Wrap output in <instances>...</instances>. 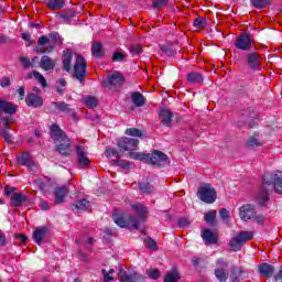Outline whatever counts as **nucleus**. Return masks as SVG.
<instances>
[{
  "mask_svg": "<svg viewBox=\"0 0 282 282\" xmlns=\"http://www.w3.org/2000/svg\"><path fill=\"white\" fill-rule=\"evenodd\" d=\"M54 107L57 108L58 111H62L63 113H67L68 116H73V118H76V112L74 109L69 107V105L65 104V101L61 102H53Z\"/></svg>",
  "mask_w": 282,
  "mask_h": 282,
  "instance_id": "c85d7f7f",
  "label": "nucleus"
},
{
  "mask_svg": "<svg viewBox=\"0 0 282 282\" xmlns=\"http://www.w3.org/2000/svg\"><path fill=\"white\" fill-rule=\"evenodd\" d=\"M112 219L120 228H128V230H138L140 228V220L133 215L126 217L124 214H120L116 210L112 214Z\"/></svg>",
  "mask_w": 282,
  "mask_h": 282,
  "instance_id": "20e7f679",
  "label": "nucleus"
},
{
  "mask_svg": "<svg viewBox=\"0 0 282 282\" xmlns=\"http://www.w3.org/2000/svg\"><path fill=\"white\" fill-rule=\"evenodd\" d=\"M25 102L28 107H42L43 106V98L39 97L36 94H29L25 98Z\"/></svg>",
  "mask_w": 282,
  "mask_h": 282,
  "instance_id": "a878e982",
  "label": "nucleus"
},
{
  "mask_svg": "<svg viewBox=\"0 0 282 282\" xmlns=\"http://www.w3.org/2000/svg\"><path fill=\"white\" fill-rule=\"evenodd\" d=\"M273 184V191L278 195H282V175L267 173L263 176V186H270Z\"/></svg>",
  "mask_w": 282,
  "mask_h": 282,
  "instance_id": "1a4fd4ad",
  "label": "nucleus"
},
{
  "mask_svg": "<svg viewBox=\"0 0 282 282\" xmlns=\"http://www.w3.org/2000/svg\"><path fill=\"white\" fill-rule=\"evenodd\" d=\"M74 58V53L70 50H65L62 55L63 67L65 72H72V59Z\"/></svg>",
  "mask_w": 282,
  "mask_h": 282,
  "instance_id": "5701e85b",
  "label": "nucleus"
},
{
  "mask_svg": "<svg viewBox=\"0 0 282 282\" xmlns=\"http://www.w3.org/2000/svg\"><path fill=\"white\" fill-rule=\"evenodd\" d=\"M51 137L56 144V151L65 158L72 155V139L57 124L51 127Z\"/></svg>",
  "mask_w": 282,
  "mask_h": 282,
  "instance_id": "f257e3e1",
  "label": "nucleus"
},
{
  "mask_svg": "<svg viewBox=\"0 0 282 282\" xmlns=\"http://www.w3.org/2000/svg\"><path fill=\"white\" fill-rule=\"evenodd\" d=\"M180 279H182V276L180 275V271L173 269L165 274L163 282H178Z\"/></svg>",
  "mask_w": 282,
  "mask_h": 282,
  "instance_id": "72a5a7b5",
  "label": "nucleus"
},
{
  "mask_svg": "<svg viewBox=\"0 0 282 282\" xmlns=\"http://www.w3.org/2000/svg\"><path fill=\"white\" fill-rule=\"evenodd\" d=\"M256 202L259 206H268V202H270V193L268 192V188H265V185H263V181L262 187L256 194Z\"/></svg>",
  "mask_w": 282,
  "mask_h": 282,
  "instance_id": "a211bd4d",
  "label": "nucleus"
},
{
  "mask_svg": "<svg viewBox=\"0 0 282 282\" xmlns=\"http://www.w3.org/2000/svg\"><path fill=\"white\" fill-rule=\"evenodd\" d=\"M159 118L164 127H171L173 122V112L167 108H162L160 110Z\"/></svg>",
  "mask_w": 282,
  "mask_h": 282,
  "instance_id": "4be33fe9",
  "label": "nucleus"
},
{
  "mask_svg": "<svg viewBox=\"0 0 282 282\" xmlns=\"http://www.w3.org/2000/svg\"><path fill=\"white\" fill-rule=\"evenodd\" d=\"M91 54L95 56V58H102V56H105V47H102V43L93 42Z\"/></svg>",
  "mask_w": 282,
  "mask_h": 282,
  "instance_id": "c756f323",
  "label": "nucleus"
},
{
  "mask_svg": "<svg viewBox=\"0 0 282 282\" xmlns=\"http://www.w3.org/2000/svg\"><path fill=\"white\" fill-rule=\"evenodd\" d=\"M252 219H254V221H257V224H259L260 226H263V224L265 221V217H263L262 215H257V214Z\"/></svg>",
  "mask_w": 282,
  "mask_h": 282,
  "instance_id": "e2e57ef3",
  "label": "nucleus"
},
{
  "mask_svg": "<svg viewBox=\"0 0 282 282\" xmlns=\"http://www.w3.org/2000/svg\"><path fill=\"white\" fill-rule=\"evenodd\" d=\"M25 202H28V196H25V194L13 193L11 196V206L14 208H21Z\"/></svg>",
  "mask_w": 282,
  "mask_h": 282,
  "instance_id": "393cba45",
  "label": "nucleus"
},
{
  "mask_svg": "<svg viewBox=\"0 0 282 282\" xmlns=\"http://www.w3.org/2000/svg\"><path fill=\"white\" fill-rule=\"evenodd\" d=\"M145 246L150 250H158V242H155V240H153L151 238L145 240Z\"/></svg>",
  "mask_w": 282,
  "mask_h": 282,
  "instance_id": "5fc2aeb1",
  "label": "nucleus"
},
{
  "mask_svg": "<svg viewBox=\"0 0 282 282\" xmlns=\"http://www.w3.org/2000/svg\"><path fill=\"white\" fill-rule=\"evenodd\" d=\"M140 144V140L138 139H131V138H121L117 141V147H119L120 151H129V158H131L132 151H135L138 149V145ZM140 153V152H134Z\"/></svg>",
  "mask_w": 282,
  "mask_h": 282,
  "instance_id": "9d476101",
  "label": "nucleus"
},
{
  "mask_svg": "<svg viewBox=\"0 0 282 282\" xmlns=\"http://www.w3.org/2000/svg\"><path fill=\"white\" fill-rule=\"evenodd\" d=\"M0 86L3 88L10 87V77H2L0 79Z\"/></svg>",
  "mask_w": 282,
  "mask_h": 282,
  "instance_id": "052dcab7",
  "label": "nucleus"
},
{
  "mask_svg": "<svg viewBox=\"0 0 282 282\" xmlns=\"http://www.w3.org/2000/svg\"><path fill=\"white\" fill-rule=\"evenodd\" d=\"M258 271L261 274V276H265L267 279H270L274 274V265L264 262L259 264Z\"/></svg>",
  "mask_w": 282,
  "mask_h": 282,
  "instance_id": "b1692460",
  "label": "nucleus"
},
{
  "mask_svg": "<svg viewBox=\"0 0 282 282\" xmlns=\"http://www.w3.org/2000/svg\"><path fill=\"white\" fill-rule=\"evenodd\" d=\"M117 164L121 167V169H129L131 166V163H129L128 161H117Z\"/></svg>",
  "mask_w": 282,
  "mask_h": 282,
  "instance_id": "69168bd1",
  "label": "nucleus"
},
{
  "mask_svg": "<svg viewBox=\"0 0 282 282\" xmlns=\"http://www.w3.org/2000/svg\"><path fill=\"white\" fill-rule=\"evenodd\" d=\"M216 269H215V276L220 282H227L228 281V273L226 272V268H228V262L224 260V258H220L216 261Z\"/></svg>",
  "mask_w": 282,
  "mask_h": 282,
  "instance_id": "ddd939ff",
  "label": "nucleus"
},
{
  "mask_svg": "<svg viewBox=\"0 0 282 282\" xmlns=\"http://www.w3.org/2000/svg\"><path fill=\"white\" fill-rule=\"evenodd\" d=\"M85 102L88 109H96V107H98V99H96L95 97H86Z\"/></svg>",
  "mask_w": 282,
  "mask_h": 282,
  "instance_id": "a19ab883",
  "label": "nucleus"
},
{
  "mask_svg": "<svg viewBox=\"0 0 282 282\" xmlns=\"http://www.w3.org/2000/svg\"><path fill=\"white\" fill-rule=\"evenodd\" d=\"M47 235V228L46 227H39L34 229L33 231V239L35 242H37L39 246L43 243V239H45Z\"/></svg>",
  "mask_w": 282,
  "mask_h": 282,
  "instance_id": "cd10ccee",
  "label": "nucleus"
},
{
  "mask_svg": "<svg viewBox=\"0 0 282 282\" xmlns=\"http://www.w3.org/2000/svg\"><path fill=\"white\" fill-rule=\"evenodd\" d=\"M17 160L18 164H20L21 166H26L28 169H30V171L39 169L36 162L32 160V155L30 154V152H22L20 155H18Z\"/></svg>",
  "mask_w": 282,
  "mask_h": 282,
  "instance_id": "2eb2a0df",
  "label": "nucleus"
},
{
  "mask_svg": "<svg viewBox=\"0 0 282 282\" xmlns=\"http://www.w3.org/2000/svg\"><path fill=\"white\" fill-rule=\"evenodd\" d=\"M14 193H17V187H12L10 185H7L4 187V195H6V197H10L11 195H14Z\"/></svg>",
  "mask_w": 282,
  "mask_h": 282,
  "instance_id": "6e6d98bb",
  "label": "nucleus"
},
{
  "mask_svg": "<svg viewBox=\"0 0 282 282\" xmlns=\"http://www.w3.org/2000/svg\"><path fill=\"white\" fill-rule=\"evenodd\" d=\"M131 160H141V162H145V164H160L162 162H170L169 156L164 154V152L154 150L152 153H130Z\"/></svg>",
  "mask_w": 282,
  "mask_h": 282,
  "instance_id": "7ed1b4c3",
  "label": "nucleus"
},
{
  "mask_svg": "<svg viewBox=\"0 0 282 282\" xmlns=\"http://www.w3.org/2000/svg\"><path fill=\"white\" fill-rule=\"evenodd\" d=\"M139 189L141 191V193H145L147 195L153 193V191H155V187H153V185H151V183L149 182H143L139 184Z\"/></svg>",
  "mask_w": 282,
  "mask_h": 282,
  "instance_id": "58836bf2",
  "label": "nucleus"
},
{
  "mask_svg": "<svg viewBox=\"0 0 282 282\" xmlns=\"http://www.w3.org/2000/svg\"><path fill=\"white\" fill-rule=\"evenodd\" d=\"M106 158H122V154L113 148H108L105 152Z\"/></svg>",
  "mask_w": 282,
  "mask_h": 282,
  "instance_id": "c03bdc74",
  "label": "nucleus"
},
{
  "mask_svg": "<svg viewBox=\"0 0 282 282\" xmlns=\"http://www.w3.org/2000/svg\"><path fill=\"white\" fill-rule=\"evenodd\" d=\"M2 133V138L4 139L7 144H11L12 142V135L10 134V132H8V130H1Z\"/></svg>",
  "mask_w": 282,
  "mask_h": 282,
  "instance_id": "4d7b16f0",
  "label": "nucleus"
},
{
  "mask_svg": "<svg viewBox=\"0 0 282 282\" xmlns=\"http://www.w3.org/2000/svg\"><path fill=\"white\" fill-rule=\"evenodd\" d=\"M193 25H194V28H197L198 30H202V28H206V20H204V18H202V17H197L194 20Z\"/></svg>",
  "mask_w": 282,
  "mask_h": 282,
  "instance_id": "de8ad7c7",
  "label": "nucleus"
},
{
  "mask_svg": "<svg viewBox=\"0 0 282 282\" xmlns=\"http://www.w3.org/2000/svg\"><path fill=\"white\" fill-rule=\"evenodd\" d=\"M39 67H41V69L44 72H54V67H56V59L44 55L40 59Z\"/></svg>",
  "mask_w": 282,
  "mask_h": 282,
  "instance_id": "6ab92c4d",
  "label": "nucleus"
},
{
  "mask_svg": "<svg viewBox=\"0 0 282 282\" xmlns=\"http://www.w3.org/2000/svg\"><path fill=\"white\" fill-rule=\"evenodd\" d=\"M118 276H119V281H121V282H132L133 281V278L131 275L127 274L124 269L119 270Z\"/></svg>",
  "mask_w": 282,
  "mask_h": 282,
  "instance_id": "ea45409f",
  "label": "nucleus"
},
{
  "mask_svg": "<svg viewBox=\"0 0 282 282\" xmlns=\"http://www.w3.org/2000/svg\"><path fill=\"white\" fill-rule=\"evenodd\" d=\"M102 274H104V282L113 281V276L109 275V273H107L106 270H102Z\"/></svg>",
  "mask_w": 282,
  "mask_h": 282,
  "instance_id": "338daca9",
  "label": "nucleus"
},
{
  "mask_svg": "<svg viewBox=\"0 0 282 282\" xmlns=\"http://www.w3.org/2000/svg\"><path fill=\"white\" fill-rule=\"evenodd\" d=\"M67 195H69V189L66 186L56 187L53 192L54 204H64L65 197H67Z\"/></svg>",
  "mask_w": 282,
  "mask_h": 282,
  "instance_id": "f3484780",
  "label": "nucleus"
},
{
  "mask_svg": "<svg viewBox=\"0 0 282 282\" xmlns=\"http://www.w3.org/2000/svg\"><path fill=\"white\" fill-rule=\"evenodd\" d=\"M126 135H131L132 138H142V131L138 128H129L126 130Z\"/></svg>",
  "mask_w": 282,
  "mask_h": 282,
  "instance_id": "79ce46f5",
  "label": "nucleus"
},
{
  "mask_svg": "<svg viewBox=\"0 0 282 282\" xmlns=\"http://www.w3.org/2000/svg\"><path fill=\"white\" fill-rule=\"evenodd\" d=\"M166 6H169V0H154L152 2V7L153 8H166Z\"/></svg>",
  "mask_w": 282,
  "mask_h": 282,
  "instance_id": "3c124183",
  "label": "nucleus"
},
{
  "mask_svg": "<svg viewBox=\"0 0 282 282\" xmlns=\"http://www.w3.org/2000/svg\"><path fill=\"white\" fill-rule=\"evenodd\" d=\"M253 43L254 41H252V36L250 34L241 33L236 39L235 47H237V50H241L242 52H250Z\"/></svg>",
  "mask_w": 282,
  "mask_h": 282,
  "instance_id": "9b49d317",
  "label": "nucleus"
},
{
  "mask_svg": "<svg viewBox=\"0 0 282 282\" xmlns=\"http://www.w3.org/2000/svg\"><path fill=\"white\" fill-rule=\"evenodd\" d=\"M40 207L42 210H50V204L47 203V200H40Z\"/></svg>",
  "mask_w": 282,
  "mask_h": 282,
  "instance_id": "0e129e2a",
  "label": "nucleus"
},
{
  "mask_svg": "<svg viewBox=\"0 0 282 282\" xmlns=\"http://www.w3.org/2000/svg\"><path fill=\"white\" fill-rule=\"evenodd\" d=\"M204 219L209 226H215V219H217V210L213 209L205 214Z\"/></svg>",
  "mask_w": 282,
  "mask_h": 282,
  "instance_id": "4c0bfd02",
  "label": "nucleus"
},
{
  "mask_svg": "<svg viewBox=\"0 0 282 282\" xmlns=\"http://www.w3.org/2000/svg\"><path fill=\"white\" fill-rule=\"evenodd\" d=\"M241 274H245L243 267H231V282H238Z\"/></svg>",
  "mask_w": 282,
  "mask_h": 282,
  "instance_id": "c9c22d12",
  "label": "nucleus"
},
{
  "mask_svg": "<svg viewBox=\"0 0 282 282\" xmlns=\"http://www.w3.org/2000/svg\"><path fill=\"white\" fill-rule=\"evenodd\" d=\"M203 241L205 245H215L219 241V235L217 232H213L210 229L204 228L203 229Z\"/></svg>",
  "mask_w": 282,
  "mask_h": 282,
  "instance_id": "412c9836",
  "label": "nucleus"
},
{
  "mask_svg": "<svg viewBox=\"0 0 282 282\" xmlns=\"http://www.w3.org/2000/svg\"><path fill=\"white\" fill-rule=\"evenodd\" d=\"M197 197L205 204H215V200L217 199V191H215V187H213L212 184H204L199 186Z\"/></svg>",
  "mask_w": 282,
  "mask_h": 282,
  "instance_id": "423d86ee",
  "label": "nucleus"
},
{
  "mask_svg": "<svg viewBox=\"0 0 282 282\" xmlns=\"http://www.w3.org/2000/svg\"><path fill=\"white\" fill-rule=\"evenodd\" d=\"M131 54H142V45L135 44L130 47Z\"/></svg>",
  "mask_w": 282,
  "mask_h": 282,
  "instance_id": "13d9d810",
  "label": "nucleus"
},
{
  "mask_svg": "<svg viewBox=\"0 0 282 282\" xmlns=\"http://www.w3.org/2000/svg\"><path fill=\"white\" fill-rule=\"evenodd\" d=\"M219 217L224 220V221H228V219H230V212L226 208H221L219 210Z\"/></svg>",
  "mask_w": 282,
  "mask_h": 282,
  "instance_id": "864d4df0",
  "label": "nucleus"
},
{
  "mask_svg": "<svg viewBox=\"0 0 282 282\" xmlns=\"http://www.w3.org/2000/svg\"><path fill=\"white\" fill-rule=\"evenodd\" d=\"M59 19H63L65 22L72 21V19H74V12L72 11L62 12L59 14Z\"/></svg>",
  "mask_w": 282,
  "mask_h": 282,
  "instance_id": "603ef678",
  "label": "nucleus"
},
{
  "mask_svg": "<svg viewBox=\"0 0 282 282\" xmlns=\"http://www.w3.org/2000/svg\"><path fill=\"white\" fill-rule=\"evenodd\" d=\"M73 76L77 78L79 83L85 84V78H87V63L85 62V57L76 55Z\"/></svg>",
  "mask_w": 282,
  "mask_h": 282,
  "instance_id": "0eeeda50",
  "label": "nucleus"
},
{
  "mask_svg": "<svg viewBox=\"0 0 282 282\" xmlns=\"http://www.w3.org/2000/svg\"><path fill=\"white\" fill-rule=\"evenodd\" d=\"M123 83L124 77L122 76V74L115 72L102 80V87L108 90L118 89V87H122Z\"/></svg>",
  "mask_w": 282,
  "mask_h": 282,
  "instance_id": "6e6552de",
  "label": "nucleus"
},
{
  "mask_svg": "<svg viewBox=\"0 0 282 282\" xmlns=\"http://www.w3.org/2000/svg\"><path fill=\"white\" fill-rule=\"evenodd\" d=\"M257 216V208L252 204L242 205L239 208V217L242 221H250V219H254Z\"/></svg>",
  "mask_w": 282,
  "mask_h": 282,
  "instance_id": "4468645a",
  "label": "nucleus"
},
{
  "mask_svg": "<svg viewBox=\"0 0 282 282\" xmlns=\"http://www.w3.org/2000/svg\"><path fill=\"white\" fill-rule=\"evenodd\" d=\"M254 234L252 231H240L237 236L231 238L229 241V247L234 252H239L241 248H243L245 243H248V241H251L253 239Z\"/></svg>",
  "mask_w": 282,
  "mask_h": 282,
  "instance_id": "39448f33",
  "label": "nucleus"
},
{
  "mask_svg": "<svg viewBox=\"0 0 282 282\" xmlns=\"http://www.w3.org/2000/svg\"><path fill=\"white\" fill-rule=\"evenodd\" d=\"M246 61L250 69H259V67H261V63H263V57L261 56V53L251 51L246 53Z\"/></svg>",
  "mask_w": 282,
  "mask_h": 282,
  "instance_id": "f8f14e48",
  "label": "nucleus"
},
{
  "mask_svg": "<svg viewBox=\"0 0 282 282\" xmlns=\"http://www.w3.org/2000/svg\"><path fill=\"white\" fill-rule=\"evenodd\" d=\"M127 55H124L123 53L120 52H115L112 55V62L113 63H122V61H124Z\"/></svg>",
  "mask_w": 282,
  "mask_h": 282,
  "instance_id": "8fccbe9b",
  "label": "nucleus"
},
{
  "mask_svg": "<svg viewBox=\"0 0 282 282\" xmlns=\"http://www.w3.org/2000/svg\"><path fill=\"white\" fill-rule=\"evenodd\" d=\"M77 162L82 169H89L91 166V161H89V156H87V152L85 148L77 145L76 147Z\"/></svg>",
  "mask_w": 282,
  "mask_h": 282,
  "instance_id": "dca6fc26",
  "label": "nucleus"
},
{
  "mask_svg": "<svg viewBox=\"0 0 282 282\" xmlns=\"http://www.w3.org/2000/svg\"><path fill=\"white\" fill-rule=\"evenodd\" d=\"M56 45H63V37L58 32H52L48 37L42 35L37 40V54H52Z\"/></svg>",
  "mask_w": 282,
  "mask_h": 282,
  "instance_id": "f03ea898",
  "label": "nucleus"
},
{
  "mask_svg": "<svg viewBox=\"0 0 282 282\" xmlns=\"http://www.w3.org/2000/svg\"><path fill=\"white\" fill-rule=\"evenodd\" d=\"M15 239H18V243H25V241H28V236L23 234H17Z\"/></svg>",
  "mask_w": 282,
  "mask_h": 282,
  "instance_id": "680f3d73",
  "label": "nucleus"
},
{
  "mask_svg": "<svg viewBox=\"0 0 282 282\" xmlns=\"http://www.w3.org/2000/svg\"><path fill=\"white\" fill-rule=\"evenodd\" d=\"M178 226H180V228H186V227L191 226V220H188V218H180Z\"/></svg>",
  "mask_w": 282,
  "mask_h": 282,
  "instance_id": "bf43d9fd",
  "label": "nucleus"
},
{
  "mask_svg": "<svg viewBox=\"0 0 282 282\" xmlns=\"http://www.w3.org/2000/svg\"><path fill=\"white\" fill-rule=\"evenodd\" d=\"M147 274L150 279H153L154 281H158V279H160V276L162 275V273L158 269H153V268L148 269Z\"/></svg>",
  "mask_w": 282,
  "mask_h": 282,
  "instance_id": "37998d69",
  "label": "nucleus"
},
{
  "mask_svg": "<svg viewBox=\"0 0 282 282\" xmlns=\"http://www.w3.org/2000/svg\"><path fill=\"white\" fill-rule=\"evenodd\" d=\"M187 83L189 85H199L204 83V77L199 73H189L187 74Z\"/></svg>",
  "mask_w": 282,
  "mask_h": 282,
  "instance_id": "473e14b6",
  "label": "nucleus"
},
{
  "mask_svg": "<svg viewBox=\"0 0 282 282\" xmlns=\"http://www.w3.org/2000/svg\"><path fill=\"white\" fill-rule=\"evenodd\" d=\"M131 100L135 107H144L147 105V98L139 91L131 94Z\"/></svg>",
  "mask_w": 282,
  "mask_h": 282,
  "instance_id": "7c9ffc66",
  "label": "nucleus"
},
{
  "mask_svg": "<svg viewBox=\"0 0 282 282\" xmlns=\"http://www.w3.org/2000/svg\"><path fill=\"white\" fill-rule=\"evenodd\" d=\"M88 208H91V203L87 199L77 200L72 205V210L76 213H83L84 210H88Z\"/></svg>",
  "mask_w": 282,
  "mask_h": 282,
  "instance_id": "bb28decb",
  "label": "nucleus"
},
{
  "mask_svg": "<svg viewBox=\"0 0 282 282\" xmlns=\"http://www.w3.org/2000/svg\"><path fill=\"white\" fill-rule=\"evenodd\" d=\"M33 76L35 80L40 82L42 87H47V80H45V77L40 72L34 70Z\"/></svg>",
  "mask_w": 282,
  "mask_h": 282,
  "instance_id": "49530a36",
  "label": "nucleus"
},
{
  "mask_svg": "<svg viewBox=\"0 0 282 282\" xmlns=\"http://www.w3.org/2000/svg\"><path fill=\"white\" fill-rule=\"evenodd\" d=\"M247 149H250L253 151V149H257V147H263V143L259 139L258 135L249 137V140L246 141Z\"/></svg>",
  "mask_w": 282,
  "mask_h": 282,
  "instance_id": "2f4dec72",
  "label": "nucleus"
},
{
  "mask_svg": "<svg viewBox=\"0 0 282 282\" xmlns=\"http://www.w3.org/2000/svg\"><path fill=\"white\" fill-rule=\"evenodd\" d=\"M45 3L50 10H61L65 8V0H45Z\"/></svg>",
  "mask_w": 282,
  "mask_h": 282,
  "instance_id": "f704fd0d",
  "label": "nucleus"
},
{
  "mask_svg": "<svg viewBox=\"0 0 282 282\" xmlns=\"http://www.w3.org/2000/svg\"><path fill=\"white\" fill-rule=\"evenodd\" d=\"M251 6L257 8L258 10H263V8H268L272 3V0H250Z\"/></svg>",
  "mask_w": 282,
  "mask_h": 282,
  "instance_id": "e433bc0d",
  "label": "nucleus"
},
{
  "mask_svg": "<svg viewBox=\"0 0 282 282\" xmlns=\"http://www.w3.org/2000/svg\"><path fill=\"white\" fill-rule=\"evenodd\" d=\"M132 210L138 215L139 223L140 221H147V218L149 217V208L140 203L131 205Z\"/></svg>",
  "mask_w": 282,
  "mask_h": 282,
  "instance_id": "aec40b11",
  "label": "nucleus"
},
{
  "mask_svg": "<svg viewBox=\"0 0 282 282\" xmlns=\"http://www.w3.org/2000/svg\"><path fill=\"white\" fill-rule=\"evenodd\" d=\"M241 118H254V108L249 107L240 111Z\"/></svg>",
  "mask_w": 282,
  "mask_h": 282,
  "instance_id": "a18cd8bd",
  "label": "nucleus"
},
{
  "mask_svg": "<svg viewBox=\"0 0 282 282\" xmlns=\"http://www.w3.org/2000/svg\"><path fill=\"white\" fill-rule=\"evenodd\" d=\"M4 129H10V124H12L13 119L12 118H4Z\"/></svg>",
  "mask_w": 282,
  "mask_h": 282,
  "instance_id": "774afa93",
  "label": "nucleus"
},
{
  "mask_svg": "<svg viewBox=\"0 0 282 282\" xmlns=\"http://www.w3.org/2000/svg\"><path fill=\"white\" fill-rule=\"evenodd\" d=\"M20 63L25 69H30V67H34V64H32V61H30V57L21 56Z\"/></svg>",
  "mask_w": 282,
  "mask_h": 282,
  "instance_id": "09e8293b",
  "label": "nucleus"
}]
</instances>
